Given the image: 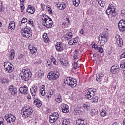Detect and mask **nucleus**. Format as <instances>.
Here are the masks:
<instances>
[{"instance_id": "obj_1", "label": "nucleus", "mask_w": 125, "mask_h": 125, "mask_svg": "<svg viewBox=\"0 0 125 125\" xmlns=\"http://www.w3.org/2000/svg\"><path fill=\"white\" fill-rule=\"evenodd\" d=\"M95 92L92 88L88 89L86 91V94L85 95V98L86 99H90L92 103H96L98 102V97L94 96Z\"/></svg>"}, {"instance_id": "obj_2", "label": "nucleus", "mask_w": 125, "mask_h": 125, "mask_svg": "<svg viewBox=\"0 0 125 125\" xmlns=\"http://www.w3.org/2000/svg\"><path fill=\"white\" fill-rule=\"evenodd\" d=\"M52 20L46 15H43L42 17V23L43 26L50 29L52 27Z\"/></svg>"}, {"instance_id": "obj_3", "label": "nucleus", "mask_w": 125, "mask_h": 125, "mask_svg": "<svg viewBox=\"0 0 125 125\" xmlns=\"http://www.w3.org/2000/svg\"><path fill=\"white\" fill-rule=\"evenodd\" d=\"M20 77L23 81L27 82L32 78V72L29 69H23L20 73Z\"/></svg>"}, {"instance_id": "obj_4", "label": "nucleus", "mask_w": 125, "mask_h": 125, "mask_svg": "<svg viewBox=\"0 0 125 125\" xmlns=\"http://www.w3.org/2000/svg\"><path fill=\"white\" fill-rule=\"evenodd\" d=\"M33 112L34 111L32 107L26 106L21 110V115L23 118H28L33 114Z\"/></svg>"}, {"instance_id": "obj_5", "label": "nucleus", "mask_w": 125, "mask_h": 125, "mask_svg": "<svg viewBox=\"0 0 125 125\" xmlns=\"http://www.w3.org/2000/svg\"><path fill=\"white\" fill-rule=\"evenodd\" d=\"M21 35H22L23 38L30 39L33 36L32 29L29 27H25L21 30Z\"/></svg>"}, {"instance_id": "obj_6", "label": "nucleus", "mask_w": 125, "mask_h": 125, "mask_svg": "<svg viewBox=\"0 0 125 125\" xmlns=\"http://www.w3.org/2000/svg\"><path fill=\"white\" fill-rule=\"evenodd\" d=\"M64 83L65 84L71 86L73 88L77 86V80L75 79H71L70 77L67 78L65 79Z\"/></svg>"}, {"instance_id": "obj_7", "label": "nucleus", "mask_w": 125, "mask_h": 125, "mask_svg": "<svg viewBox=\"0 0 125 125\" xmlns=\"http://www.w3.org/2000/svg\"><path fill=\"white\" fill-rule=\"evenodd\" d=\"M115 8L116 7L113 6L112 4H110L108 9L106 11V14L107 15H110V14H111L112 17H115L117 15L116 10H115Z\"/></svg>"}, {"instance_id": "obj_8", "label": "nucleus", "mask_w": 125, "mask_h": 125, "mask_svg": "<svg viewBox=\"0 0 125 125\" xmlns=\"http://www.w3.org/2000/svg\"><path fill=\"white\" fill-rule=\"evenodd\" d=\"M4 68L5 71H6V72H8V73H12V72H13V70H14L13 65L8 62H4Z\"/></svg>"}, {"instance_id": "obj_9", "label": "nucleus", "mask_w": 125, "mask_h": 125, "mask_svg": "<svg viewBox=\"0 0 125 125\" xmlns=\"http://www.w3.org/2000/svg\"><path fill=\"white\" fill-rule=\"evenodd\" d=\"M108 37H109V34L108 32H105V34H101V41L100 43L101 45H104L108 42Z\"/></svg>"}, {"instance_id": "obj_10", "label": "nucleus", "mask_w": 125, "mask_h": 125, "mask_svg": "<svg viewBox=\"0 0 125 125\" xmlns=\"http://www.w3.org/2000/svg\"><path fill=\"white\" fill-rule=\"evenodd\" d=\"M5 118L6 119L7 122L8 123H14L15 122V120H16V118L14 115H12L11 114H8L6 115L5 116Z\"/></svg>"}, {"instance_id": "obj_11", "label": "nucleus", "mask_w": 125, "mask_h": 125, "mask_svg": "<svg viewBox=\"0 0 125 125\" xmlns=\"http://www.w3.org/2000/svg\"><path fill=\"white\" fill-rule=\"evenodd\" d=\"M58 113L56 112L53 113L52 115H50L49 118V121L50 123L52 124H53L57 120V119H58Z\"/></svg>"}, {"instance_id": "obj_12", "label": "nucleus", "mask_w": 125, "mask_h": 125, "mask_svg": "<svg viewBox=\"0 0 125 125\" xmlns=\"http://www.w3.org/2000/svg\"><path fill=\"white\" fill-rule=\"evenodd\" d=\"M47 78L49 80L54 81L59 78V72L57 71L56 72H53L50 75H48Z\"/></svg>"}, {"instance_id": "obj_13", "label": "nucleus", "mask_w": 125, "mask_h": 125, "mask_svg": "<svg viewBox=\"0 0 125 125\" xmlns=\"http://www.w3.org/2000/svg\"><path fill=\"white\" fill-rule=\"evenodd\" d=\"M118 28L120 31L124 32L125 31V21L121 20L118 23Z\"/></svg>"}, {"instance_id": "obj_14", "label": "nucleus", "mask_w": 125, "mask_h": 125, "mask_svg": "<svg viewBox=\"0 0 125 125\" xmlns=\"http://www.w3.org/2000/svg\"><path fill=\"white\" fill-rule=\"evenodd\" d=\"M37 88V87L36 85L32 86V87L30 88V92L33 98H37V92L38 91Z\"/></svg>"}, {"instance_id": "obj_15", "label": "nucleus", "mask_w": 125, "mask_h": 125, "mask_svg": "<svg viewBox=\"0 0 125 125\" xmlns=\"http://www.w3.org/2000/svg\"><path fill=\"white\" fill-rule=\"evenodd\" d=\"M61 110L62 113L67 114V113H69V106L65 104H61Z\"/></svg>"}, {"instance_id": "obj_16", "label": "nucleus", "mask_w": 125, "mask_h": 125, "mask_svg": "<svg viewBox=\"0 0 125 125\" xmlns=\"http://www.w3.org/2000/svg\"><path fill=\"white\" fill-rule=\"evenodd\" d=\"M19 91L20 93L22 94H27L29 92V89L27 86H24L23 87H21L19 89Z\"/></svg>"}, {"instance_id": "obj_17", "label": "nucleus", "mask_w": 125, "mask_h": 125, "mask_svg": "<svg viewBox=\"0 0 125 125\" xmlns=\"http://www.w3.org/2000/svg\"><path fill=\"white\" fill-rule=\"evenodd\" d=\"M104 79V72H100L96 76V81L98 83H101Z\"/></svg>"}, {"instance_id": "obj_18", "label": "nucleus", "mask_w": 125, "mask_h": 125, "mask_svg": "<svg viewBox=\"0 0 125 125\" xmlns=\"http://www.w3.org/2000/svg\"><path fill=\"white\" fill-rule=\"evenodd\" d=\"M34 104L37 107V108H40L42 106V101L37 98H34Z\"/></svg>"}, {"instance_id": "obj_19", "label": "nucleus", "mask_w": 125, "mask_h": 125, "mask_svg": "<svg viewBox=\"0 0 125 125\" xmlns=\"http://www.w3.org/2000/svg\"><path fill=\"white\" fill-rule=\"evenodd\" d=\"M42 74H43V71L42 70H39L38 72L35 74L36 80H40L42 77Z\"/></svg>"}, {"instance_id": "obj_20", "label": "nucleus", "mask_w": 125, "mask_h": 125, "mask_svg": "<svg viewBox=\"0 0 125 125\" xmlns=\"http://www.w3.org/2000/svg\"><path fill=\"white\" fill-rule=\"evenodd\" d=\"M26 11L29 13H31V14H34V13H35V11H36V8L32 6V5H29L27 9H26Z\"/></svg>"}, {"instance_id": "obj_21", "label": "nucleus", "mask_w": 125, "mask_h": 125, "mask_svg": "<svg viewBox=\"0 0 125 125\" xmlns=\"http://www.w3.org/2000/svg\"><path fill=\"white\" fill-rule=\"evenodd\" d=\"M9 90L10 91L12 95H15L17 93V89L12 85L9 87Z\"/></svg>"}, {"instance_id": "obj_22", "label": "nucleus", "mask_w": 125, "mask_h": 125, "mask_svg": "<svg viewBox=\"0 0 125 125\" xmlns=\"http://www.w3.org/2000/svg\"><path fill=\"white\" fill-rule=\"evenodd\" d=\"M120 69H119V66L114 65L111 67V72L113 74H115V73H119Z\"/></svg>"}, {"instance_id": "obj_23", "label": "nucleus", "mask_w": 125, "mask_h": 125, "mask_svg": "<svg viewBox=\"0 0 125 125\" xmlns=\"http://www.w3.org/2000/svg\"><path fill=\"white\" fill-rule=\"evenodd\" d=\"M55 47L57 51H61L63 50V46L62 45H61V44H60V42H57Z\"/></svg>"}, {"instance_id": "obj_24", "label": "nucleus", "mask_w": 125, "mask_h": 125, "mask_svg": "<svg viewBox=\"0 0 125 125\" xmlns=\"http://www.w3.org/2000/svg\"><path fill=\"white\" fill-rule=\"evenodd\" d=\"M62 98L61 96V94H57L56 95V99L55 101L56 102H58V103H60L61 102H62Z\"/></svg>"}, {"instance_id": "obj_25", "label": "nucleus", "mask_w": 125, "mask_h": 125, "mask_svg": "<svg viewBox=\"0 0 125 125\" xmlns=\"http://www.w3.org/2000/svg\"><path fill=\"white\" fill-rule=\"evenodd\" d=\"M76 124L80 125H86V121L82 119H79L77 120Z\"/></svg>"}, {"instance_id": "obj_26", "label": "nucleus", "mask_w": 125, "mask_h": 125, "mask_svg": "<svg viewBox=\"0 0 125 125\" xmlns=\"http://www.w3.org/2000/svg\"><path fill=\"white\" fill-rule=\"evenodd\" d=\"M77 42H78V39L74 38L69 42L68 44L69 45H75V44H77Z\"/></svg>"}, {"instance_id": "obj_27", "label": "nucleus", "mask_w": 125, "mask_h": 125, "mask_svg": "<svg viewBox=\"0 0 125 125\" xmlns=\"http://www.w3.org/2000/svg\"><path fill=\"white\" fill-rule=\"evenodd\" d=\"M43 38L44 39V42H45L46 43H48V42H49V38H48L47 33H45L43 34Z\"/></svg>"}, {"instance_id": "obj_28", "label": "nucleus", "mask_w": 125, "mask_h": 125, "mask_svg": "<svg viewBox=\"0 0 125 125\" xmlns=\"http://www.w3.org/2000/svg\"><path fill=\"white\" fill-rule=\"evenodd\" d=\"M8 29L14 30L15 29V23L14 21H11L9 24Z\"/></svg>"}, {"instance_id": "obj_29", "label": "nucleus", "mask_w": 125, "mask_h": 125, "mask_svg": "<svg viewBox=\"0 0 125 125\" xmlns=\"http://www.w3.org/2000/svg\"><path fill=\"white\" fill-rule=\"evenodd\" d=\"M58 7L60 10H63V9H65L67 7V5L65 3H62V4H60Z\"/></svg>"}, {"instance_id": "obj_30", "label": "nucleus", "mask_w": 125, "mask_h": 125, "mask_svg": "<svg viewBox=\"0 0 125 125\" xmlns=\"http://www.w3.org/2000/svg\"><path fill=\"white\" fill-rule=\"evenodd\" d=\"M61 65H62V66H64V67H67V66H68V64H69V62H68L67 61H60Z\"/></svg>"}, {"instance_id": "obj_31", "label": "nucleus", "mask_w": 125, "mask_h": 125, "mask_svg": "<svg viewBox=\"0 0 125 125\" xmlns=\"http://www.w3.org/2000/svg\"><path fill=\"white\" fill-rule=\"evenodd\" d=\"M11 54H10V59L11 60H13L14 58V56H15V53L14 52V50L12 49L10 51Z\"/></svg>"}, {"instance_id": "obj_32", "label": "nucleus", "mask_w": 125, "mask_h": 125, "mask_svg": "<svg viewBox=\"0 0 125 125\" xmlns=\"http://www.w3.org/2000/svg\"><path fill=\"white\" fill-rule=\"evenodd\" d=\"M70 125V121L67 119H64L63 120L62 125Z\"/></svg>"}, {"instance_id": "obj_33", "label": "nucleus", "mask_w": 125, "mask_h": 125, "mask_svg": "<svg viewBox=\"0 0 125 125\" xmlns=\"http://www.w3.org/2000/svg\"><path fill=\"white\" fill-rule=\"evenodd\" d=\"M73 37V33L72 32H69L67 35H66L65 38L66 40H69L70 39H72Z\"/></svg>"}, {"instance_id": "obj_34", "label": "nucleus", "mask_w": 125, "mask_h": 125, "mask_svg": "<svg viewBox=\"0 0 125 125\" xmlns=\"http://www.w3.org/2000/svg\"><path fill=\"white\" fill-rule=\"evenodd\" d=\"M120 68H121V69H125V60L121 61L120 63Z\"/></svg>"}, {"instance_id": "obj_35", "label": "nucleus", "mask_w": 125, "mask_h": 125, "mask_svg": "<svg viewBox=\"0 0 125 125\" xmlns=\"http://www.w3.org/2000/svg\"><path fill=\"white\" fill-rule=\"evenodd\" d=\"M73 3L74 6L78 7L80 4V0H73Z\"/></svg>"}, {"instance_id": "obj_36", "label": "nucleus", "mask_w": 125, "mask_h": 125, "mask_svg": "<svg viewBox=\"0 0 125 125\" xmlns=\"http://www.w3.org/2000/svg\"><path fill=\"white\" fill-rule=\"evenodd\" d=\"M116 42L117 45H118V46H120V47H122V46H123V39L118 40L117 41H116Z\"/></svg>"}, {"instance_id": "obj_37", "label": "nucleus", "mask_w": 125, "mask_h": 125, "mask_svg": "<svg viewBox=\"0 0 125 125\" xmlns=\"http://www.w3.org/2000/svg\"><path fill=\"white\" fill-rule=\"evenodd\" d=\"M0 82L3 84H4V83H8V81H7V79L6 78H2L0 80Z\"/></svg>"}, {"instance_id": "obj_38", "label": "nucleus", "mask_w": 125, "mask_h": 125, "mask_svg": "<svg viewBox=\"0 0 125 125\" xmlns=\"http://www.w3.org/2000/svg\"><path fill=\"white\" fill-rule=\"evenodd\" d=\"M97 2L102 7H103V6H105V3L104 1H102V0H97Z\"/></svg>"}, {"instance_id": "obj_39", "label": "nucleus", "mask_w": 125, "mask_h": 125, "mask_svg": "<svg viewBox=\"0 0 125 125\" xmlns=\"http://www.w3.org/2000/svg\"><path fill=\"white\" fill-rule=\"evenodd\" d=\"M107 114H106V111H105L104 109L102 110V111L100 113L101 117H102L103 118L105 117Z\"/></svg>"}, {"instance_id": "obj_40", "label": "nucleus", "mask_w": 125, "mask_h": 125, "mask_svg": "<svg viewBox=\"0 0 125 125\" xmlns=\"http://www.w3.org/2000/svg\"><path fill=\"white\" fill-rule=\"evenodd\" d=\"M28 48L31 53H33L34 52H33V49H35V47H34V45L33 44H31L29 45Z\"/></svg>"}, {"instance_id": "obj_41", "label": "nucleus", "mask_w": 125, "mask_h": 125, "mask_svg": "<svg viewBox=\"0 0 125 125\" xmlns=\"http://www.w3.org/2000/svg\"><path fill=\"white\" fill-rule=\"evenodd\" d=\"M46 67L48 68V69L51 68V62H50V61L47 60L46 61Z\"/></svg>"}, {"instance_id": "obj_42", "label": "nucleus", "mask_w": 125, "mask_h": 125, "mask_svg": "<svg viewBox=\"0 0 125 125\" xmlns=\"http://www.w3.org/2000/svg\"><path fill=\"white\" fill-rule=\"evenodd\" d=\"M27 21H28L27 18H23L21 22V24L20 23V26H21V25H22V24H24V23H26Z\"/></svg>"}, {"instance_id": "obj_43", "label": "nucleus", "mask_w": 125, "mask_h": 125, "mask_svg": "<svg viewBox=\"0 0 125 125\" xmlns=\"http://www.w3.org/2000/svg\"><path fill=\"white\" fill-rule=\"evenodd\" d=\"M46 9H47V11H48L50 14H52V10L51 9V7H50V6L49 5L47 6Z\"/></svg>"}, {"instance_id": "obj_44", "label": "nucleus", "mask_w": 125, "mask_h": 125, "mask_svg": "<svg viewBox=\"0 0 125 125\" xmlns=\"http://www.w3.org/2000/svg\"><path fill=\"white\" fill-rule=\"evenodd\" d=\"M91 114H93V115H97L98 114V111H97V110L93 109L91 110Z\"/></svg>"}, {"instance_id": "obj_45", "label": "nucleus", "mask_w": 125, "mask_h": 125, "mask_svg": "<svg viewBox=\"0 0 125 125\" xmlns=\"http://www.w3.org/2000/svg\"><path fill=\"white\" fill-rule=\"evenodd\" d=\"M51 62H53V64L54 65H57V62H56V60L53 57L51 58Z\"/></svg>"}, {"instance_id": "obj_46", "label": "nucleus", "mask_w": 125, "mask_h": 125, "mask_svg": "<svg viewBox=\"0 0 125 125\" xmlns=\"http://www.w3.org/2000/svg\"><path fill=\"white\" fill-rule=\"evenodd\" d=\"M83 107L85 110H88V109H89V105L88 104H84Z\"/></svg>"}, {"instance_id": "obj_47", "label": "nucleus", "mask_w": 125, "mask_h": 125, "mask_svg": "<svg viewBox=\"0 0 125 125\" xmlns=\"http://www.w3.org/2000/svg\"><path fill=\"white\" fill-rule=\"evenodd\" d=\"M40 93L42 96H45V90H41Z\"/></svg>"}, {"instance_id": "obj_48", "label": "nucleus", "mask_w": 125, "mask_h": 125, "mask_svg": "<svg viewBox=\"0 0 125 125\" xmlns=\"http://www.w3.org/2000/svg\"><path fill=\"white\" fill-rule=\"evenodd\" d=\"M4 119L2 118H0V125H4Z\"/></svg>"}, {"instance_id": "obj_49", "label": "nucleus", "mask_w": 125, "mask_h": 125, "mask_svg": "<svg viewBox=\"0 0 125 125\" xmlns=\"http://www.w3.org/2000/svg\"><path fill=\"white\" fill-rule=\"evenodd\" d=\"M97 50L100 53H103V49L101 47L98 48Z\"/></svg>"}, {"instance_id": "obj_50", "label": "nucleus", "mask_w": 125, "mask_h": 125, "mask_svg": "<svg viewBox=\"0 0 125 125\" xmlns=\"http://www.w3.org/2000/svg\"><path fill=\"white\" fill-rule=\"evenodd\" d=\"M92 48H94V49H95V50H97V49H98V45H97V44L94 43L92 46Z\"/></svg>"}, {"instance_id": "obj_51", "label": "nucleus", "mask_w": 125, "mask_h": 125, "mask_svg": "<svg viewBox=\"0 0 125 125\" xmlns=\"http://www.w3.org/2000/svg\"><path fill=\"white\" fill-rule=\"evenodd\" d=\"M115 38H116V42L117 41L120 40H122V38L119 35H115Z\"/></svg>"}, {"instance_id": "obj_52", "label": "nucleus", "mask_w": 125, "mask_h": 125, "mask_svg": "<svg viewBox=\"0 0 125 125\" xmlns=\"http://www.w3.org/2000/svg\"><path fill=\"white\" fill-rule=\"evenodd\" d=\"M20 7H21V12H23V11H24V9L25 8V6H24V4H21Z\"/></svg>"}, {"instance_id": "obj_53", "label": "nucleus", "mask_w": 125, "mask_h": 125, "mask_svg": "<svg viewBox=\"0 0 125 125\" xmlns=\"http://www.w3.org/2000/svg\"><path fill=\"white\" fill-rule=\"evenodd\" d=\"M121 14L122 16H123V17H125V10H121Z\"/></svg>"}, {"instance_id": "obj_54", "label": "nucleus", "mask_w": 125, "mask_h": 125, "mask_svg": "<svg viewBox=\"0 0 125 125\" xmlns=\"http://www.w3.org/2000/svg\"><path fill=\"white\" fill-rule=\"evenodd\" d=\"M73 68L74 70H76L78 68V63L77 62H74L73 64Z\"/></svg>"}, {"instance_id": "obj_55", "label": "nucleus", "mask_w": 125, "mask_h": 125, "mask_svg": "<svg viewBox=\"0 0 125 125\" xmlns=\"http://www.w3.org/2000/svg\"><path fill=\"white\" fill-rule=\"evenodd\" d=\"M41 8L43 10L45 9V5L43 4V3H42L41 4Z\"/></svg>"}, {"instance_id": "obj_56", "label": "nucleus", "mask_w": 125, "mask_h": 125, "mask_svg": "<svg viewBox=\"0 0 125 125\" xmlns=\"http://www.w3.org/2000/svg\"><path fill=\"white\" fill-rule=\"evenodd\" d=\"M28 23L30 25H32V24H34V21H33V20L30 19L28 20Z\"/></svg>"}, {"instance_id": "obj_57", "label": "nucleus", "mask_w": 125, "mask_h": 125, "mask_svg": "<svg viewBox=\"0 0 125 125\" xmlns=\"http://www.w3.org/2000/svg\"><path fill=\"white\" fill-rule=\"evenodd\" d=\"M120 58H125V52H124L123 54H122L120 56Z\"/></svg>"}, {"instance_id": "obj_58", "label": "nucleus", "mask_w": 125, "mask_h": 125, "mask_svg": "<svg viewBox=\"0 0 125 125\" xmlns=\"http://www.w3.org/2000/svg\"><path fill=\"white\" fill-rule=\"evenodd\" d=\"M32 50H33V53H31V54H34L36 53V52H37V48H34V49H32Z\"/></svg>"}, {"instance_id": "obj_59", "label": "nucleus", "mask_w": 125, "mask_h": 125, "mask_svg": "<svg viewBox=\"0 0 125 125\" xmlns=\"http://www.w3.org/2000/svg\"><path fill=\"white\" fill-rule=\"evenodd\" d=\"M2 11V3L1 2H0V12Z\"/></svg>"}, {"instance_id": "obj_60", "label": "nucleus", "mask_w": 125, "mask_h": 125, "mask_svg": "<svg viewBox=\"0 0 125 125\" xmlns=\"http://www.w3.org/2000/svg\"><path fill=\"white\" fill-rule=\"evenodd\" d=\"M80 34H81V35H83V34L84 33V32L83 31V29H82L80 31H79Z\"/></svg>"}, {"instance_id": "obj_61", "label": "nucleus", "mask_w": 125, "mask_h": 125, "mask_svg": "<svg viewBox=\"0 0 125 125\" xmlns=\"http://www.w3.org/2000/svg\"><path fill=\"white\" fill-rule=\"evenodd\" d=\"M104 81L105 82V83L108 82V77H105V78L104 77Z\"/></svg>"}, {"instance_id": "obj_62", "label": "nucleus", "mask_w": 125, "mask_h": 125, "mask_svg": "<svg viewBox=\"0 0 125 125\" xmlns=\"http://www.w3.org/2000/svg\"><path fill=\"white\" fill-rule=\"evenodd\" d=\"M23 57H24L23 55L22 54H21L19 56V59H21V58H23Z\"/></svg>"}, {"instance_id": "obj_63", "label": "nucleus", "mask_w": 125, "mask_h": 125, "mask_svg": "<svg viewBox=\"0 0 125 125\" xmlns=\"http://www.w3.org/2000/svg\"><path fill=\"white\" fill-rule=\"evenodd\" d=\"M112 125H119V123L114 122V123H113Z\"/></svg>"}, {"instance_id": "obj_64", "label": "nucleus", "mask_w": 125, "mask_h": 125, "mask_svg": "<svg viewBox=\"0 0 125 125\" xmlns=\"http://www.w3.org/2000/svg\"><path fill=\"white\" fill-rule=\"evenodd\" d=\"M49 93L50 95H53V91L51 90Z\"/></svg>"}]
</instances>
